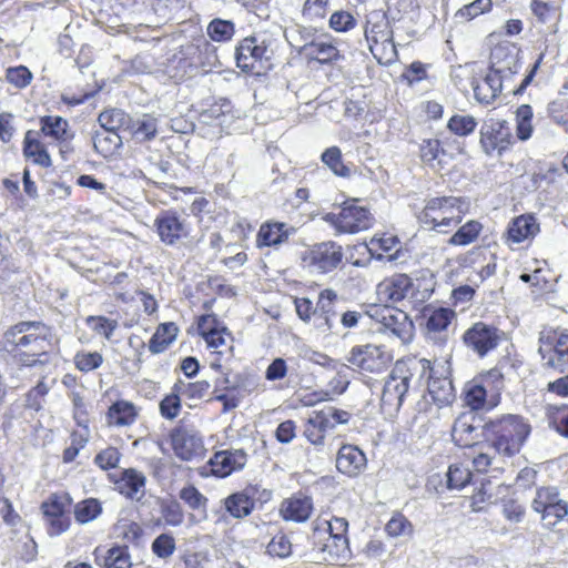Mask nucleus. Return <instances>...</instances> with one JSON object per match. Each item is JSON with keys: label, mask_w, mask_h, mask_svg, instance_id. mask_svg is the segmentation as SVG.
I'll return each instance as SVG.
<instances>
[{"label": "nucleus", "mask_w": 568, "mask_h": 568, "mask_svg": "<svg viewBox=\"0 0 568 568\" xmlns=\"http://www.w3.org/2000/svg\"><path fill=\"white\" fill-rule=\"evenodd\" d=\"M71 503L70 495L61 491L51 494L41 505L44 518L58 532L69 529L70 519L67 513Z\"/></svg>", "instance_id": "4468645a"}, {"label": "nucleus", "mask_w": 568, "mask_h": 568, "mask_svg": "<svg viewBox=\"0 0 568 568\" xmlns=\"http://www.w3.org/2000/svg\"><path fill=\"white\" fill-rule=\"evenodd\" d=\"M178 326L174 323L161 324L149 342V349L153 354L162 353L176 337Z\"/></svg>", "instance_id": "4c0bfd02"}, {"label": "nucleus", "mask_w": 568, "mask_h": 568, "mask_svg": "<svg viewBox=\"0 0 568 568\" xmlns=\"http://www.w3.org/2000/svg\"><path fill=\"white\" fill-rule=\"evenodd\" d=\"M342 246L335 242H322L315 244L302 254L304 267L310 272L325 274L335 270L342 262Z\"/></svg>", "instance_id": "1a4fd4ad"}, {"label": "nucleus", "mask_w": 568, "mask_h": 568, "mask_svg": "<svg viewBox=\"0 0 568 568\" xmlns=\"http://www.w3.org/2000/svg\"><path fill=\"white\" fill-rule=\"evenodd\" d=\"M197 329L201 336L206 342L207 346L214 349H220L227 346L231 339V334L225 327H220L214 316H202L197 324Z\"/></svg>", "instance_id": "412c9836"}, {"label": "nucleus", "mask_w": 568, "mask_h": 568, "mask_svg": "<svg viewBox=\"0 0 568 568\" xmlns=\"http://www.w3.org/2000/svg\"><path fill=\"white\" fill-rule=\"evenodd\" d=\"M477 126V121L471 115H459L452 116L447 123V128L450 132L459 136H466L471 134Z\"/></svg>", "instance_id": "13d9d810"}, {"label": "nucleus", "mask_w": 568, "mask_h": 568, "mask_svg": "<svg viewBox=\"0 0 568 568\" xmlns=\"http://www.w3.org/2000/svg\"><path fill=\"white\" fill-rule=\"evenodd\" d=\"M172 447L178 457L191 460L202 455L203 440L192 432L179 429L172 434Z\"/></svg>", "instance_id": "6ab92c4d"}, {"label": "nucleus", "mask_w": 568, "mask_h": 568, "mask_svg": "<svg viewBox=\"0 0 568 568\" xmlns=\"http://www.w3.org/2000/svg\"><path fill=\"white\" fill-rule=\"evenodd\" d=\"M392 354L382 345L365 344L352 347L346 361L365 372L379 373L392 362Z\"/></svg>", "instance_id": "9b49d317"}, {"label": "nucleus", "mask_w": 568, "mask_h": 568, "mask_svg": "<svg viewBox=\"0 0 568 568\" xmlns=\"http://www.w3.org/2000/svg\"><path fill=\"white\" fill-rule=\"evenodd\" d=\"M180 394L175 390L160 402V413L166 419L175 418L181 410Z\"/></svg>", "instance_id": "774afa93"}, {"label": "nucleus", "mask_w": 568, "mask_h": 568, "mask_svg": "<svg viewBox=\"0 0 568 568\" xmlns=\"http://www.w3.org/2000/svg\"><path fill=\"white\" fill-rule=\"evenodd\" d=\"M504 388V376L494 368L465 384L463 395L465 405L471 410L491 409L499 404Z\"/></svg>", "instance_id": "39448f33"}, {"label": "nucleus", "mask_w": 568, "mask_h": 568, "mask_svg": "<svg viewBox=\"0 0 568 568\" xmlns=\"http://www.w3.org/2000/svg\"><path fill=\"white\" fill-rule=\"evenodd\" d=\"M98 121L103 130L115 131L129 130L131 118L120 109L105 110L100 113Z\"/></svg>", "instance_id": "ea45409f"}, {"label": "nucleus", "mask_w": 568, "mask_h": 568, "mask_svg": "<svg viewBox=\"0 0 568 568\" xmlns=\"http://www.w3.org/2000/svg\"><path fill=\"white\" fill-rule=\"evenodd\" d=\"M491 0H475L471 3H468L460 8L456 12V18L470 21L476 17L489 11L491 9Z\"/></svg>", "instance_id": "680f3d73"}, {"label": "nucleus", "mask_w": 568, "mask_h": 568, "mask_svg": "<svg viewBox=\"0 0 568 568\" xmlns=\"http://www.w3.org/2000/svg\"><path fill=\"white\" fill-rule=\"evenodd\" d=\"M534 111L529 104H521L515 111L516 138L521 141H528L534 133L532 125Z\"/></svg>", "instance_id": "c9c22d12"}, {"label": "nucleus", "mask_w": 568, "mask_h": 568, "mask_svg": "<svg viewBox=\"0 0 568 568\" xmlns=\"http://www.w3.org/2000/svg\"><path fill=\"white\" fill-rule=\"evenodd\" d=\"M538 352L542 365L560 373L568 371V334L562 331L547 329L539 335Z\"/></svg>", "instance_id": "0eeeda50"}, {"label": "nucleus", "mask_w": 568, "mask_h": 568, "mask_svg": "<svg viewBox=\"0 0 568 568\" xmlns=\"http://www.w3.org/2000/svg\"><path fill=\"white\" fill-rule=\"evenodd\" d=\"M306 55L320 63H329L338 58L337 48L325 40H314L304 47Z\"/></svg>", "instance_id": "f704fd0d"}, {"label": "nucleus", "mask_w": 568, "mask_h": 568, "mask_svg": "<svg viewBox=\"0 0 568 568\" xmlns=\"http://www.w3.org/2000/svg\"><path fill=\"white\" fill-rule=\"evenodd\" d=\"M372 317L381 325L379 331L390 333L403 343L412 341L414 324L406 312L385 305L375 308Z\"/></svg>", "instance_id": "9d476101"}, {"label": "nucleus", "mask_w": 568, "mask_h": 568, "mask_svg": "<svg viewBox=\"0 0 568 568\" xmlns=\"http://www.w3.org/2000/svg\"><path fill=\"white\" fill-rule=\"evenodd\" d=\"M13 548L16 555L26 562L34 560L38 555V545L32 535H17Z\"/></svg>", "instance_id": "09e8293b"}, {"label": "nucleus", "mask_w": 568, "mask_h": 568, "mask_svg": "<svg viewBox=\"0 0 568 568\" xmlns=\"http://www.w3.org/2000/svg\"><path fill=\"white\" fill-rule=\"evenodd\" d=\"M23 153L27 158H31L34 163L49 168L52 162L51 158L43 144L36 138V133L28 131L24 136Z\"/></svg>", "instance_id": "473e14b6"}, {"label": "nucleus", "mask_w": 568, "mask_h": 568, "mask_svg": "<svg viewBox=\"0 0 568 568\" xmlns=\"http://www.w3.org/2000/svg\"><path fill=\"white\" fill-rule=\"evenodd\" d=\"M209 389L210 384L206 381H197L193 383H184L180 381L173 387V390L189 399H201L209 393Z\"/></svg>", "instance_id": "864d4df0"}, {"label": "nucleus", "mask_w": 568, "mask_h": 568, "mask_svg": "<svg viewBox=\"0 0 568 568\" xmlns=\"http://www.w3.org/2000/svg\"><path fill=\"white\" fill-rule=\"evenodd\" d=\"M102 511L101 503L95 498H88L74 507V517L80 524L94 520Z\"/></svg>", "instance_id": "de8ad7c7"}, {"label": "nucleus", "mask_w": 568, "mask_h": 568, "mask_svg": "<svg viewBox=\"0 0 568 568\" xmlns=\"http://www.w3.org/2000/svg\"><path fill=\"white\" fill-rule=\"evenodd\" d=\"M503 79L496 72H488L485 78L477 81L473 85L475 98L478 102L491 103L503 90Z\"/></svg>", "instance_id": "bb28decb"}, {"label": "nucleus", "mask_w": 568, "mask_h": 568, "mask_svg": "<svg viewBox=\"0 0 568 568\" xmlns=\"http://www.w3.org/2000/svg\"><path fill=\"white\" fill-rule=\"evenodd\" d=\"M234 32V23L230 20L214 19L207 26L209 37L216 42L230 41Z\"/></svg>", "instance_id": "8fccbe9b"}, {"label": "nucleus", "mask_w": 568, "mask_h": 568, "mask_svg": "<svg viewBox=\"0 0 568 568\" xmlns=\"http://www.w3.org/2000/svg\"><path fill=\"white\" fill-rule=\"evenodd\" d=\"M414 285L406 274H395L382 281L376 288L378 300L384 303H398L414 295Z\"/></svg>", "instance_id": "2eb2a0df"}, {"label": "nucleus", "mask_w": 568, "mask_h": 568, "mask_svg": "<svg viewBox=\"0 0 568 568\" xmlns=\"http://www.w3.org/2000/svg\"><path fill=\"white\" fill-rule=\"evenodd\" d=\"M268 44L263 36L244 38L236 48L237 67L245 71H253L264 60L267 61Z\"/></svg>", "instance_id": "f8f14e48"}, {"label": "nucleus", "mask_w": 568, "mask_h": 568, "mask_svg": "<svg viewBox=\"0 0 568 568\" xmlns=\"http://www.w3.org/2000/svg\"><path fill=\"white\" fill-rule=\"evenodd\" d=\"M393 37V30L386 14L381 10H374L367 14L365 38L369 44L385 41Z\"/></svg>", "instance_id": "b1692460"}, {"label": "nucleus", "mask_w": 568, "mask_h": 568, "mask_svg": "<svg viewBox=\"0 0 568 568\" xmlns=\"http://www.w3.org/2000/svg\"><path fill=\"white\" fill-rule=\"evenodd\" d=\"M322 161L339 176H348L351 170L342 161V152L337 146H331L322 154Z\"/></svg>", "instance_id": "4d7b16f0"}, {"label": "nucleus", "mask_w": 568, "mask_h": 568, "mask_svg": "<svg viewBox=\"0 0 568 568\" xmlns=\"http://www.w3.org/2000/svg\"><path fill=\"white\" fill-rule=\"evenodd\" d=\"M564 503L565 501L560 499L559 494L555 487H541L537 489L531 503V507L537 513L545 508H549L552 505Z\"/></svg>", "instance_id": "5fc2aeb1"}, {"label": "nucleus", "mask_w": 568, "mask_h": 568, "mask_svg": "<svg viewBox=\"0 0 568 568\" xmlns=\"http://www.w3.org/2000/svg\"><path fill=\"white\" fill-rule=\"evenodd\" d=\"M490 72H496L501 78H507L518 70L517 54L508 45L496 47L490 54Z\"/></svg>", "instance_id": "5701e85b"}, {"label": "nucleus", "mask_w": 568, "mask_h": 568, "mask_svg": "<svg viewBox=\"0 0 568 568\" xmlns=\"http://www.w3.org/2000/svg\"><path fill=\"white\" fill-rule=\"evenodd\" d=\"M329 429L327 422L317 410L312 412L304 429V436L313 445H323L325 433Z\"/></svg>", "instance_id": "a19ab883"}, {"label": "nucleus", "mask_w": 568, "mask_h": 568, "mask_svg": "<svg viewBox=\"0 0 568 568\" xmlns=\"http://www.w3.org/2000/svg\"><path fill=\"white\" fill-rule=\"evenodd\" d=\"M428 393L438 406L449 405L455 399V388L448 377H435L432 375L428 382Z\"/></svg>", "instance_id": "c85d7f7f"}, {"label": "nucleus", "mask_w": 568, "mask_h": 568, "mask_svg": "<svg viewBox=\"0 0 568 568\" xmlns=\"http://www.w3.org/2000/svg\"><path fill=\"white\" fill-rule=\"evenodd\" d=\"M122 144V139L115 131L101 130L93 135L94 150L103 158L113 155Z\"/></svg>", "instance_id": "2f4dec72"}, {"label": "nucleus", "mask_w": 568, "mask_h": 568, "mask_svg": "<svg viewBox=\"0 0 568 568\" xmlns=\"http://www.w3.org/2000/svg\"><path fill=\"white\" fill-rule=\"evenodd\" d=\"M530 10L536 23L547 24L558 20V9L551 2L531 0Z\"/></svg>", "instance_id": "49530a36"}, {"label": "nucleus", "mask_w": 568, "mask_h": 568, "mask_svg": "<svg viewBox=\"0 0 568 568\" xmlns=\"http://www.w3.org/2000/svg\"><path fill=\"white\" fill-rule=\"evenodd\" d=\"M88 327L99 336L110 339L118 328V321L105 316H88L85 318Z\"/></svg>", "instance_id": "603ef678"}, {"label": "nucleus", "mask_w": 568, "mask_h": 568, "mask_svg": "<svg viewBox=\"0 0 568 568\" xmlns=\"http://www.w3.org/2000/svg\"><path fill=\"white\" fill-rule=\"evenodd\" d=\"M369 50L381 64L389 65L397 60V49L393 37L369 44Z\"/></svg>", "instance_id": "a18cd8bd"}, {"label": "nucleus", "mask_w": 568, "mask_h": 568, "mask_svg": "<svg viewBox=\"0 0 568 568\" xmlns=\"http://www.w3.org/2000/svg\"><path fill=\"white\" fill-rule=\"evenodd\" d=\"M156 233L165 245H175L190 234L185 219L174 211H164L154 220Z\"/></svg>", "instance_id": "ddd939ff"}, {"label": "nucleus", "mask_w": 568, "mask_h": 568, "mask_svg": "<svg viewBox=\"0 0 568 568\" xmlns=\"http://www.w3.org/2000/svg\"><path fill=\"white\" fill-rule=\"evenodd\" d=\"M103 363V356L99 352H78L74 356L75 367L84 373L99 368Z\"/></svg>", "instance_id": "052dcab7"}, {"label": "nucleus", "mask_w": 568, "mask_h": 568, "mask_svg": "<svg viewBox=\"0 0 568 568\" xmlns=\"http://www.w3.org/2000/svg\"><path fill=\"white\" fill-rule=\"evenodd\" d=\"M49 389L50 387L43 381H39L38 384L27 394L26 405L34 410L41 409Z\"/></svg>", "instance_id": "338daca9"}, {"label": "nucleus", "mask_w": 568, "mask_h": 568, "mask_svg": "<svg viewBox=\"0 0 568 568\" xmlns=\"http://www.w3.org/2000/svg\"><path fill=\"white\" fill-rule=\"evenodd\" d=\"M515 139L506 120L489 119L479 130V146L489 158H500L511 149Z\"/></svg>", "instance_id": "423d86ee"}, {"label": "nucleus", "mask_w": 568, "mask_h": 568, "mask_svg": "<svg viewBox=\"0 0 568 568\" xmlns=\"http://www.w3.org/2000/svg\"><path fill=\"white\" fill-rule=\"evenodd\" d=\"M313 510L311 497L303 494L293 495L282 501L280 513L285 520L306 521Z\"/></svg>", "instance_id": "aec40b11"}, {"label": "nucleus", "mask_w": 568, "mask_h": 568, "mask_svg": "<svg viewBox=\"0 0 568 568\" xmlns=\"http://www.w3.org/2000/svg\"><path fill=\"white\" fill-rule=\"evenodd\" d=\"M496 455L494 445L488 440L471 446L469 457L475 469L485 473L493 466Z\"/></svg>", "instance_id": "7c9ffc66"}, {"label": "nucleus", "mask_w": 568, "mask_h": 568, "mask_svg": "<svg viewBox=\"0 0 568 568\" xmlns=\"http://www.w3.org/2000/svg\"><path fill=\"white\" fill-rule=\"evenodd\" d=\"M464 342L467 347L471 348L479 356H484L497 347L499 343L498 331L495 327L478 322L466 331Z\"/></svg>", "instance_id": "f3484780"}, {"label": "nucleus", "mask_w": 568, "mask_h": 568, "mask_svg": "<svg viewBox=\"0 0 568 568\" xmlns=\"http://www.w3.org/2000/svg\"><path fill=\"white\" fill-rule=\"evenodd\" d=\"M483 225L476 220H469L460 225L458 230L449 237L448 243L456 246H465L477 240Z\"/></svg>", "instance_id": "79ce46f5"}, {"label": "nucleus", "mask_w": 568, "mask_h": 568, "mask_svg": "<svg viewBox=\"0 0 568 568\" xmlns=\"http://www.w3.org/2000/svg\"><path fill=\"white\" fill-rule=\"evenodd\" d=\"M484 428L495 453L503 457L517 455L531 432L524 417L511 414L486 423Z\"/></svg>", "instance_id": "7ed1b4c3"}, {"label": "nucleus", "mask_w": 568, "mask_h": 568, "mask_svg": "<svg viewBox=\"0 0 568 568\" xmlns=\"http://www.w3.org/2000/svg\"><path fill=\"white\" fill-rule=\"evenodd\" d=\"M105 568H131V557L126 546H115L106 551L103 559Z\"/></svg>", "instance_id": "3c124183"}, {"label": "nucleus", "mask_w": 568, "mask_h": 568, "mask_svg": "<svg viewBox=\"0 0 568 568\" xmlns=\"http://www.w3.org/2000/svg\"><path fill=\"white\" fill-rule=\"evenodd\" d=\"M454 315V312L448 308H425L424 317L426 318L427 333L435 334L446 331Z\"/></svg>", "instance_id": "e433bc0d"}, {"label": "nucleus", "mask_w": 568, "mask_h": 568, "mask_svg": "<svg viewBox=\"0 0 568 568\" xmlns=\"http://www.w3.org/2000/svg\"><path fill=\"white\" fill-rule=\"evenodd\" d=\"M294 233L295 229L285 223L268 222L261 225L256 242L258 246H275Z\"/></svg>", "instance_id": "a878e982"}, {"label": "nucleus", "mask_w": 568, "mask_h": 568, "mask_svg": "<svg viewBox=\"0 0 568 568\" xmlns=\"http://www.w3.org/2000/svg\"><path fill=\"white\" fill-rule=\"evenodd\" d=\"M398 245V241L393 235H383L381 237H373L367 244V248L372 255H376L378 258H382L383 253L390 252L395 250Z\"/></svg>", "instance_id": "e2e57ef3"}, {"label": "nucleus", "mask_w": 568, "mask_h": 568, "mask_svg": "<svg viewBox=\"0 0 568 568\" xmlns=\"http://www.w3.org/2000/svg\"><path fill=\"white\" fill-rule=\"evenodd\" d=\"M132 136L138 142L150 141L155 138L158 132V121L154 116L149 114H143L139 118L133 125H130Z\"/></svg>", "instance_id": "c03bdc74"}, {"label": "nucleus", "mask_w": 568, "mask_h": 568, "mask_svg": "<svg viewBox=\"0 0 568 568\" xmlns=\"http://www.w3.org/2000/svg\"><path fill=\"white\" fill-rule=\"evenodd\" d=\"M541 514V520L545 528H551L568 515L567 504L552 505L549 508L537 511Z\"/></svg>", "instance_id": "0e129e2a"}, {"label": "nucleus", "mask_w": 568, "mask_h": 568, "mask_svg": "<svg viewBox=\"0 0 568 568\" xmlns=\"http://www.w3.org/2000/svg\"><path fill=\"white\" fill-rule=\"evenodd\" d=\"M476 417L470 414H462L454 423L452 437L453 440L462 447H468L478 444V428L475 426Z\"/></svg>", "instance_id": "4be33fe9"}, {"label": "nucleus", "mask_w": 568, "mask_h": 568, "mask_svg": "<svg viewBox=\"0 0 568 568\" xmlns=\"http://www.w3.org/2000/svg\"><path fill=\"white\" fill-rule=\"evenodd\" d=\"M336 300V293L333 290H324L318 295L317 301V310L321 312V316L323 317L324 324L326 329L333 328V311L332 305L333 302ZM320 328H322V325H318Z\"/></svg>", "instance_id": "6e6d98bb"}, {"label": "nucleus", "mask_w": 568, "mask_h": 568, "mask_svg": "<svg viewBox=\"0 0 568 568\" xmlns=\"http://www.w3.org/2000/svg\"><path fill=\"white\" fill-rule=\"evenodd\" d=\"M420 366L423 369L429 366V362L422 359L397 361L386 377L382 395L381 407L385 414L394 415L397 413L409 389V384L416 371Z\"/></svg>", "instance_id": "20e7f679"}, {"label": "nucleus", "mask_w": 568, "mask_h": 568, "mask_svg": "<svg viewBox=\"0 0 568 568\" xmlns=\"http://www.w3.org/2000/svg\"><path fill=\"white\" fill-rule=\"evenodd\" d=\"M324 220L335 227L337 233L354 234L371 227L373 217L369 211L357 201L345 202L338 213H327Z\"/></svg>", "instance_id": "6e6552de"}, {"label": "nucleus", "mask_w": 568, "mask_h": 568, "mask_svg": "<svg viewBox=\"0 0 568 568\" xmlns=\"http://www.w3.org/2000/svg\"><path fill=\"white\" fill-rule=\"evenodd\" d=\"M266 550L272 557L286 558L292 554V542L286 535H274Z\"/></svg>", "instance_id": "69168bd1"}, {"label": "nucleus", "mask_w": 568, "mask_h": 568, "mask_svg": "<svg viewBox=\"0 0 568 568\" xmlns=\"http://www.w3.org/2000/svg\"><path fill=\"white\" fill-rule=\"evenodd\" d=\"M247 462V454L243 449H225L216 452L207 462L210 473L224 478L232 473L243 469Z\"/></svg>", "instance_id": "dca6fc26"}, {"label": "nucleus", "mask_w": 568, "mask_h": 568, "mask_svg": "<svg viewBox=\"0 0 568 568\" xmlns=\"http://www.w3.org/2000/svg\"><path fill=\"white\" fill-rule=\"evenodd\" d=\"M116 484L121 494L129 498H134L139 494H143L145 476L141 471L130 468L123 471Z\"/></svg>", "instance_id": "c756f323"}, {"label": "nucleus", "mask_w": 568, "mask_h": 568, "mask_svg": "<svg viewBox=\"0 0 568 568\" xmlns=\"http://www.w3.org/2000/svg\"><path fill=\"white\" fill-rule=\"evenodd\" d=\"M224 505L230 515L235 518H243L251 514L254 500L246 491H239L229 496Z\"/></svg>", "instance_id": "58836bf2"}, {"label": "nucleus", "mask_w": 568, "mask_h": 568, "mask_svg": "<svg viewBox=\"0 0 568 568\" xmlns=\"http://www.w3.org/2000/svg\"><path fill=\"white\" fill-rule=\"evenodd\" d=\"M41 132L60 143L70 142L74 134L65 119L59 115H47L40 119Z\"/></svg>", "instance_id": "cd10ccee"}, {"label": "nucleus", "mask_w": 568, "mask_h": 568, "mask_svg": "<svg viewBox=\"0 0 568 568\" xmlns=\"http://www.w3.org/2000/svg\"><path fill=\"white\" fill-rule=\"evenodd\" d=\"M470 470L462 464H454L449 466L447 473V485L450 489H462L470 480Z\"/></svg>", "instance_id": "bf43d9fd"}, {"label": "nucleus", "mask_w": 568, "mask_h": 568, "mask_svg": "<svg viewBox=\"0 0 568 568\" xmlns=\"http://www.w3.org/2000/svg\"><path fill=\"white\" fill-rule=\"evenodd\" d=\"M445 150L442 148L440 141L437 139L424 140L420 144V158L423 162L434 170L443 168Z\"/></svg>", "instance_id": "72a5a7b5"}, {"label": "nucleus", "mask_w": 568, "mask_h": 568, "mask_svg": "<svg viewBox=\"0 0 568 568\" xmlns=\"http://www.w3.org/2000/svg\"><path fill=\"white\" fill-rule=\"evenodd\" d=\"M366 467V456L356 446L343 445L336 457V468L339 473L355 477L359 475Z\"/></svg>", "instance_id": "a211bd4d"}, {"label": "nucleus", "mask_w": 568, "mask_h": 568, "mask_svg": "<svg viewBox=\"0 0 568 568\" xmlns=\"http://www.w3.org/2000/svg\"><path fill=\"white\" fill-rule=\"evenodd\" d=\"M539 226L531 215H520L514 219L508 225L506 242L518 244L537 234Z\"/></svg>", "instance_id": "393cba45"}, {"label": "nucleus", "mask_w": 568, "mask_h": 568, "mask_svg": "<svg viewBox=\"0 0 568 568\" xmlns=\"http://www.w3.org/2000/svg\"><path fill=\"white\" fill-rule=\"evenodd\" d=\"M470 202L462 196H435L425 201L417 213L419 225L427 231L448 234L469 212Z\"/></svg>", "instance_id": "f03ea898"}, {"label": "nucleus", "mask_w": 568, "mask_h": 568, "mask_svg": "<svg viewBox=\"0 0 568 568\" xmlns=\"http://www.w3.org/2000/svg\"><path fill=\"white\" fill-rule=\"evenodd\" d=\"M52 337L51 328L41 322H21L6 332V343L23 352L19 358V375L33 371V376L44 378Z\"/></svg>", "instance_id": "f257e3e1"}, {"label": "nucleus", "mask_w": 568, "mask_h": 568, "mask_svg": "<svg viewBox=\"0 0 568 568\" xmlns=\"http://www.w3.org/2000/svg\"><path fill=\"white\" fill-rule=\"evenodd\" d=\"M109 422L116 426L131 425L136 417V410L133 404L124 400L114 403L109 409Z\"/></svg>", "instance_id": "37998d69"}]
</instances>
